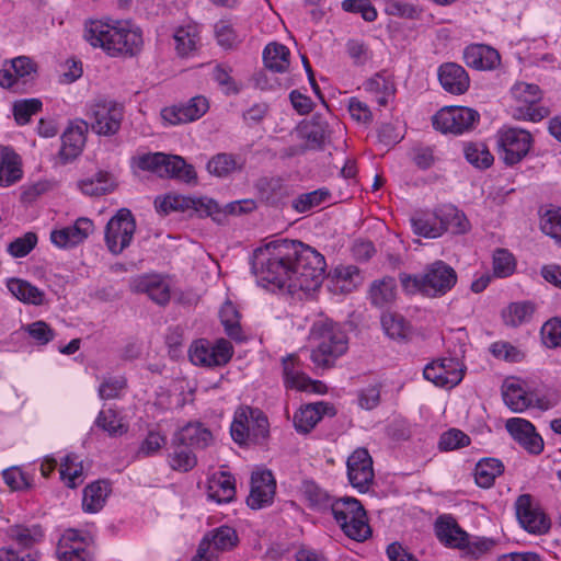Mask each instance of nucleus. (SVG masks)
<instances>
[{"mask_svg": "<svg viewBox=\"0 0 561 561\" xmlns=\"http://www.w3.org/2000/svg\"><path fill=\"white\" fill-rule=\"evenodd\" d=\"M541 340L550 348L561 346V320L558 318L547 321L541 328Z\"/></svg>", "mask_w": 561, "mask_h": 561, "instance_id": "680f3d73", "label": "nucleus"}, {"mask_svg": "<svg viewBox=\"0 0 561 561\" xmlns=\"http://www.w3.org/2000/svg\"><path fill=\"white\" fill-rule=\"evenodd\" d=\"M397 296V283L391 276H385L380 279L374 280L368 290V297L375 307L386 308L390 307Z\"/></svg>", "mask_w": 561, "mask_h": 561, "instance_id": "b1692460", "label": "nucleus"}, {"mask_svg": "<svg viewBox=\"0 0 561 561\" xmlns=\"http://www.w3.org/2000/svg\"><path fill=\"white\" fill-rule=\"evenodd\" d=\"M329 196V191L319 188L309 193L299 195L293 201V208L298 213H306L316 206H319Z\"/></svg>", "mask_w": 561, "mask_h": 561, "instance_id": "864d4df0", "label": "nucleus"}, {"mask_svg": "<svg viewBox=\"0 0 561 561\" xmlns=\"http://www.w3.org/2000/svg\"><path fill=\"white\" fill-rule=\"evenodd\" d=\"M175 49L182 57L188 56L196 49L198 34L195 26H182L174 33Z\"/></svg>", "mask_w": 561, "mask_h": 561, "instance_id": "a18cd8bd", "label": "nucleus"}, {"mask_svg": "<svg viewBox=\"0 0 561 561\" xmlns=\"http://www.w3.org/2000/svg\"><path fill=\"white\" fill-rule=\"evenodd\" d=\"M213 442V434L199 423H190L182 427L173 437L172 444L204 449Z\"/></svg>", "mask_w": 561, "mask_h": 561, "instance_id": "5701e85b", "label": "nucleus"}, {"mask_svg": "<svg viewBox=\"0 0 561 561\" xmlns=\"http://www.w3.org/2000/svg\"><path fill=\"white\" fill-rule=\"evenodd\" d=\"M539 229L561 247V207L541 206L538 210Z\"/></svg>", "mask_w": 561, "mask_h": 561, "instance_id": "bb28decb", "label": "nucleus"}, {"mask_svg": "<svg viewBox=\"0 0 561 561\" xmlns=\"http://www.w3.org/2000/svg\"><path fill=\"white\" fill-rule=\"evenodd\" d=\"M95 425L106 432L111 437H118L127 433L128 426L124 424L115 410H101L96 416Z\"/></svg>", "mask_w": 561, "mask_h": 561, "instance_id": "79ce46f5", "label": "nucleus"}, {"mask_svg": "<svg viewBox=\"0 0 561 561\" xmlns=\"http://www.w3.org/2000/svg\"><path fill=\"white\" fill-rule=\"evenodd\" d=\"M490 351L494 357L507 362H520L524 357L520 351L507 342H495L491 345Z\"/></svg>", "mask_w": 561, "mask_h": 561, "instance_id": "338daca9", "label": "nucleus"}, {"mask_svg": "<svg viewBox=\"0 0 561 561\" xmlns=\"http://www.w3.org/2000/svg\"><path fill=\"white\" fill-rule=\"evenodd\" d=\"M480 121L478 111L467 106H446L433 116L435 129L447 134L461 135L474 129Z\"/></svg>", "mask_w": 561, "mask_h": 561, "instance_id": "6e6552de", "label": "nucleus"}, {"mask_svg": "<svg viewBox=\"0 0 561 561\" xmlns=\"http://www.w3.org/2000/svg\"><path fill=\"white\" fill-rule=\"evenodd\" d=\"M463 154L466 160L479 170H486L494 162V157L483 142H465Z\"/></svg>", "mask_w": 561, "mask_h": 561, "instance_id": "e433bc0d", "label": "nucleus"}, {"mask_svg": "<svg viewBox=\"0 0 561 561\" xmlns=\"http://www.w3.org/2000/svg\"><path fill=\"white\" fill-rule=\"evenodd\" d=\"M172 445L174 446V451L169 456L171 468L182 472L192 470L197 463L196 456L184 445Z\"/></svg>", "mask_w": 561, "mask_h": 561, "instance_id": "49530a36", "label": "nucleus"}, {"mask_svg": "<svg viewBox=\"0 0 561 561\" xmlns=\"http://www.w3.org/2000/svg\"><path fill=\"white\" fill-rule=\"evenodd\" d=\"M232 356V346L225 339L214 345L199 343L190 350V359L194 365L206 367L224 366Z\"/></svg>", "mask_w": 561, "mask_h": 561, "instance_id": "f8f14e48", "label": "nucleus"}, {"mask_svg": "<svg viewBox=\"0 0 561 561\" xmlns=\"http://www.w3.org/2000/svg\"><path fill=\"white\" fill-rule=\"evenodd\" d=\"M381 325L386 334L393 340H404L410 333L409 323L398 313H383L381 316Z\"/></svg>", "mask_w": 561, "mask_h": 561, "instance_id": "37998d69", "label": "nucleus"}, {"mask_svg": "<svg viewBox=\"0 0 561 561\" xmlns=\"http://www.w3.org/2000/svg\"><path fill=\"white\" fill-rule=\"evenodd\" d=\"M463 60L470 68L477 70H492L501 62L499 51L488 45L473 44L463 51Z\"/></svg>", "mask_w": 561, "mask_h": 561, "instance_id": "6ab92c4d", "label": "nucleus"}, {"mask_svg": "<svg viewBox=\"0 0 561 561\" xmlns=\"http://www.w3.org/2000/svg\"><path fill=\"white\" fill-rule=\"evenodd\" d=\"M84 38L111 57H134L140 53L144 44L140 28L127 21L114 24L93 21L85 25Z\"/></svg>", "mask_w": 561, "mask_h": 561, "instance_id": "f03ea898", "label": "nucleus"}, {"mask_svg": "<svg viewBox=\"0 0 561 561\" xmlns=\"http://www.w3.org/2000/svg\"><path fill=\"white\" fill-rule=\"evenodd\" d=\"M206 536H208L210 549L215 553L233 548L238 541L236 531L228 526H221Z\"/></svg>", "mask_w": 561, "mask_h": 561, "instance_id": "de8ad7c7", "label": "nucleus"}, {"mask_svg": "<svg viewBox=\"0 0 561 561\" xmlns=\"http://www.w3.org/2000/svg\"><path fill=\"white\" fill-rule=\"evenodd\" d=\"M322 254L300 241L277 240L253 253L252 271L260 282L278 288L310 290L316 288L325 272Z\"/></svg>", "mask_w": 561, "mask_h": 561, "instance_id": "f257e3e1", "label": "nucleus"}, {"mask_svg": "<svg viewBox=\"0 0 561 561\" xmlns=\"http://www.w3.org/2000/svg\"><path fill=\"white\" fill-rule=\"evenodd\" d=\"M230 432L232 439L239 445L250 442L260 444L268 437V420L259 409L240 408L236 412Z\"/></svg>", "mask_w": 561, "mask_h": 561, "instance_id": "39448f33", "label": "nucleus"}, {"mask_svg": "<svg viewBox=\"0 0 561 561\" xmlns=\"http://www.w3.org/2000/svg\"><path fill=\"white\" fill-rule=\"evenodd\" d=\"M15 77L24 83L33 80L37 75V64L27 56H19L10 60Z\"/></svg>", "mask_w": 561, "mask_h": 561, "instance_id": "6e6d98bb", "label": "nucleus"}, {"mask_svg": "<svg viewBox=\"0 0 561 561\" xmlns=\"http://www.w3.org/2000/svg\"><path fill=\"white\" fill-rule=\"evenodd\" d=\"M503 463L495 458L481 459L474 469L476 482L481 488H490L497 476L503 472Z\"/></svg>", "mask_w": 561, "mask_h": 561, "instance_id": "4c0bfd02", "label": "nucleus"}, {"mask_svg": "<svg viewBox=\"0 0 561 561\" xmlns=\"http://www.w3.org/2000/svg\"><path fill=\"white\" fill-rule=\"evenodd\" d=\"M502 319L505 325L516 328L526 318V302H512L502 310Z\"/></svg>", "mask_w": 561, "mask_h": 561, "instance_id": "e2e57ef3", "label": "nucleus"}, {"mask_svg": "<svg viewBox=\"0 0 561 561\" xmlns=\"http://www.w3.org/2000/svg\"><path fill=\"white\" fill-rule=\"evenodd\" d=\"M242 164L243 162L232 153H218L208 161L207 170L216 176L224 178L241 169Z\"/></svg>", "mask_w": 561, "mask_h": 561, "instance_id": "a19ab883", "label": "nucleus"}, {"mask_svg": "<svg viewBox=\"0 0 561 561\" xmlns=\"http://www.w3.org/2000/svg\"><path fill=\"white\" fill-rule=\"evenodd\" d=\"M89 124L82 119L72 123L61 136L60 156L66 160L75 159L80 154L85 144V134Z\"/></svg>", "mask_w": 561, "mask_h": 561, "instance_id": "4be33fe9", "label": "nucleus"}, {"mask_svg": "<svg viewBox=\"0 0 561 561\" xmlns=\"http://www.w3.org/2000/svg\"><path fill=\"white\" fill-rule=\"evenodd\" d=\"M42 108V102L38 99H28L15 102L13 114L18 124L24 125L30 122L31 116Z\"/></svg>", "mask_w": 561, "mask_h": 561, "instance_id": "4d7b16f0", "label": "nucleus"}, {"mask_svg": "<svg viewBox=\"0 0 561 561\" xmlns=\"http://www.w3.org/2000/svg\"><path fill=\"white\" fill-rule=\"evenodd\" d=\"M401 285L407 293L420 291L431 298L444 296L457 283L456 271L444 261H436L424 270L423 274L400 276Z\"/></svg>", "mask_w": 561, "mask_h": 561, "instance_id": "7ed1b4c3", "label": "nucleus"}, {"mask_svg": "<svg viewBox=\"0 0 561 561\" xmlns=\"http://www.w3.org/2000/svg\"><path fill=\"white\" fill-rule=\"evenodd\" d=\"M93 230V222L89 218L77 219L75 225L54 230L50 240L59 248H71L81 243Z\"/></svg>", "mask_w": 561, "mask_h": 561, "instance_id": "f3484780", "label": "nucleus"}, {"mask_svg": "<svg viewBox=\"0 0 561 561\" xmlns=\"http://www.w3.org/2000/svg\"><path fill=\"white\" fill-rule=\"evenodd\" d=\"M332 514L334 519L340 525H345L353 516H364L366 511L362 503L355 497H342L333 502Z\"/></svg>", "mask_w": 561, "mask_h": 561, "instance_id": "f704fd0d", "label": "nucleus"}, {"mask_svg": "<svg viewBox=\"0 0 561 561\" xmlns=\"http://www.w3.org/2000/svg\"><path fill=\"white\" fill-rule=\"evenodd\" d=\"M348 481L358 492L365 493L374 481L373 459L366 448L355 449L346 461Z\"/></svg>", "mask_w": 561, "mask_h": 561, "instance_id": "9b49d317", "label": "nucleus"}, {"mask_svg": "<svg viewBox=\"0 0 561 561\" xmlns=\"http://www.w3.org/2000/svg\"><path fill=\"white\" fill-rule=\"evenodd\" d=\"M25 330L41 345L49 343L55 336L54 330L44 321H35Z\"/></svg>", "mask_w": 561, "mask_h": 561, "instance_id": "774afa93", "label": "nucleus"}, {"mask_svg": "<svg viewBox=\"0 0 561 561\" xmlns=\"http://www.w3.org/2000/svg\"><path fill=\"white\" fill-rule=\"evenodd\" d=\"M208 101L204 96H194L186 104L173 105L161 111V117L170 125L194 122L208 110Z\"/></svg>", "mask_w": 561, "mask_h": 561, "instance_id": "ddd939ff", "label": "nucleus"}, {"mask_svg": "<svg viewBox=\"0 0 561 561\" xmlns=\"http://www.w3.org/2000/svg\"><path fill=\"white\" fill-rule=\"evenodd\" d=\"M499 147L506 164L513 165L526 156V130L507 127L499 131Z\"/></svg>", "mask_w": 561, "mask_h": 561, "instance_id": "4468645a", "label": "nucleus"}, {"mask_svg": "<svg viewBox=\"0 0 561 561\" xmlns=\"http://www.w3.org/2000/svg\"><path fill=\"white\" fill-rule=\"evenodd\" d=\"M10 537L15 540L19 546L27 549L42 539L43 531L38 525L32 527L15 526L11 528Z\"/></svg>", "mask_w": 561, "mask_h": 561, "instance_id": "3c124183", "label": "nucleus"}, {"mask_svg": "<svg viewBox=\"0 0 561 561\" xmlns=\"http://www.w3.org/2000/svg\"><path fill=\"white\" fill-rule=\"evenodd\" d=\"M138 167L141 170L151 171L160 178H173L186 183L196 180L194 168L180 156L162 152L144 154L139 158Z\"/></svg>", "mask_w": 561, "mask_h": 561, "instance_id": "0eeeda50", "label": "nucleus"}, {"mask_svg": "<svg viewBox=\"0 0 561 561\" xmlns=\"http://www.w3.org/2000/svg\"><path fill=\"white\" fill-rule=\"evenodd\" d=\"M502 396L505 404L513 412H522L526 409V391L514 378H507L504 381Z\"/></svg>", "mask_w": 561, "mask_h": 561, "instance_id": "ea45409f", "label": "nucleus"}, {"mask_svg": "<svg viewBox=\"0 0 561 561\" xmlns=\"http://www.w3.org/2000/svg\"><path fill=\"white\" fill-rule=\"evenodd\" d=\"M438 79L442 87L451 94H463L470 85V79L466 70L454 62H447L439 67Z\"/></svg>", "mask_w": 561, "mask_h": 561, "instance_id": "412c9836", "label": "nucleus"}, {"mask_svg": "<svg viewBox=\"0 0 561 561\" xmlns=\"http://www.w3.org/2000/svg\"><path fill=\"white\" fill-rule=\"evenodd\" d=\"M76 455H67L60 463V478L69 488H76L78 483L82 482V465L77 462Z\"/></svg>", "mask_w": 561, "mask_h": 561, "instance_id": "09e8293b", "label": "nucleus"}, {"mask_svg": "<svg viewBox=\"0 0 561 561\" xmlns=\"http://www.w3.org/2000/svg\"><path fill=\"white\" fill-rule=\"evenodd\" d=\"M134 293L147 294L156 304L164 306L170 301V286L157 275H146L130 284Z\"/></svg>", "mask_w": 561, "mask_h": 561, "instance_id": "aec40b11", "label": "nucleus"}, {"mask_svg": "<svg viewBox=\"0 0 561 561\" xmlns=\"http://www.w3.org/2000/svg\"><path fill=\"white\" fill-rule=\"evenodd\" d=\"M184 210L193 209L201 217L209 216L214 221L222 224L225 220V211L221 210L218 203L208 197H185Z\"/></svg>", "mask_w": 561, "mask_h": 561, "instance_id": "473e14b6", "label": "nucleus"}, {"mask_svg": "<svg viewBox=\"0 0 561 561\" xmlns=\"http://www.w3.org/2000/svg\"><path fill=\"white\" fill-rule=\"evenodd\" d=\"M411 225L415 234L425 238L435 239L444 233L437 209L432 214L420 213L414 215L411 218Z\"/></svg>", "mask_w": 561, "mask_h": 561, "instance_id": "c85d7f7f", "label": "nucleus"}, {"mask_svg": "<svg viewBox=\"0 0 561 561\" xmlns=\"http://www.w3.org/2000/svg\"><path fill=\"white\" fill-rule=\"evenodd\" d=\"M470 444V437L462 431L451 428L445 432L439 438V448L442 450H454L468 446Z\"/></svg>", "mask_w": 561, "mask_h": 561, "instance_id": "13d9d810", "label": "nucleus"}, {"mask_svg": "<svg viewBox=\"0 0 561 561\" xmlns=\"http://www.w3.org/2000/svg\"><path fill=\"white\" fill-rule=\"evenodd\" d=\"M435 533L440 542L451 548L466 549L472 558H479L494 546L493 540L485 538L470 542L468 534L450 515H443L436 519Z\"/></svg>", "mask_w": 561, "mask_h": 561, "instance_id": "423d86ee", "label": "nucleus"}, {"mask_svg": "<svg viewBox=\"0 0 561 561\" xmlns=\"http://www.w3.org/2000/svg\"><path fill=\"white\" fill-rule=\"evenodd\" d=\"M514 259L513 255L504 250L497 249L493 256V270L495 275L500 277L508 276L514 271Z\"/></svg>", "mask_w": 561, "mask_h": 561, "instance_id": "0e129e2a", "label": "nucleus"}, {"mask_svg": "<svg viewBox=\"0 0 561 561\" xmlns=\"http://www.w3.org/2000/svg\"><path fill=\"white\" fill-rule=\"evenodd\" d=\"M299 133L307 140L308 149H323L329 136V126L320 116H313L310 122L299 127Z\"/></svg>", "mask_w": 561, "mask_h": 561, "instance_id": "a878e982", "label": "nucleus"}, {"mask_svg": "<svg viewBox=\"0 0 561 561\" xmlns=\"http://www.w3.org/2000/svg\"><path fill=\"white\" fill-rule=\"evenodd\" d=\"M22 176L19 157L9 148L0 149V185L9 186Z\"/></svg>", "mask_w": 561, "mask_h": 561, "instance_id": "c756f323", "label": "nucleus"}, {"mask_svg": "<svg viewBox=\"0 0 561 561\" xmlns=\"http://www.w3.org/2000/svg\"><path fill=\"white\" fill-rule=\"evenodd\" d=\"M111 493L110 483L106 481H96L83 490L82 508L88 513L99 512L105 504Z\"/></svg>", "mask_w": 561, "mask_h": 561, "instance_id": "cd10ccee", "label": "nucleus"}, {"mask_svg": "<svg viewBox=\"0 0 561 561\" xmlns=\"http://www.w3.org/2000/svg\"><path fill=\"white\" fill-rule=\"evenodd\" d=\"M335 277L342 291H352L362 283L359 268L354 265L340 266L335 270Z\"/></svg>", "mask_w": 561, "mask_h": 561, "instance_id": "5fc2aeb1", "label": "nucleus"}, {"mask_svg": "<svg viewBox=\"0 0 561 561\" xmlns=\"http://www.w3.org/2000/svg\"><path fill=\"white\" fill-rule=\"evenodd\" d=\"M311 337L318 346L311 352V360L318 367L328 369L334 366L335 359L348 347V340L342 328L331 320L316 321L311 329Z\"/></svg>", "mask_w": 561, "mask_h": 561, "instance_id": "20e7f679", "label": "nucleus"}, {"mask_svg": "<svg viewBox=\"0 0 561 561\" xmlns=\"http://www.w3.org/2000/svg\"><path fill=\"white\" fill-rule=\"evenodd\" d=\"M550 528V517L540 507H533L528 494V534L545 535Z\"/></svg>", "mask_w": 561, "mask_h": 561, "instance_id": "8fccbe9b", "label": "nucleus"}, {"mask_svg": "<svg viewBox=\"0 0 561 561\" xmlns=\"http://www.w3.org/2000/svg\"><path fill=\"white\" fill-rule=\"evenodd\" d=\"M264 65L275 72H285L289 67V49L278 43L268 44L263 51Z\"/></svg>", "mask_w": 561, "mask_h": 561, "instance_id": "c9c22d12", "label": "nucleus"}, {"mask_svg": "<svg viewBox=\"0 0 561 561\" xmlns=\"http://www.w3.org/2000/svg\"><path fill=\"white\" fill-rule=\"evenodd\" d=\"M299 362L295 355H289L283 359V374L285 383L289 388L297 390H307L314 382L299 370Z\"/></svg>", "mask_w": 561, "mask_h": 561, "instance_id": "2f4dec72", "label": "nucleus"}, {"mask_svg": "<svg viewBox=\"0 0 561 561\" xmlns=\"http://www.w3.org/2000/svg\"><path fill=\"white\" fill-rule=\"evenodd\" d=\"M276 482L270 470L253 472L251 476V491L247 504L252 510H259L270 504L274 497Z\"/></svg>", "mask_w": 561, "mask_h": 561, "instance_id": "dca6fc26", "label": "nucleus"}, {"mask_svg": "<svg viewBox=\"0 0 561 561\" xmlns=\"http://www.w3.org/2000/svg\"><path fill=\"white\" fill-rule=\"evenodd\" d=\"M207 494L209 499L216 501L217 503L231 502L236 495L233 477L228 472L214 474L208 480Z\"/></svg>", "mask_w": 561, "mask_h": 561, "instance_id": "393cba45", "label": "nucleus"}, {"mask_svg": "<svg viewBox=\"0 0 561 561\" xmlns=\"http://www.w3.org/2000/svg\"><path fill=\"white\" fill-rule=\"evenodd\" d=\"M219 316L228 336L236 341H241L242 329L239 322L240 314L237 308L230 301H228L221 307Z\"/></svg>", "mask_w": 561, "mask_h": 561, "instance_id": "c03bdc74", "label": "nucleus"}, {"mask_svg": "<svg viewBox=\"0 0 561 561\" xmlns=\"http://www.w3.org/2000/svg\"><path fill=\"white\" fill-rule=\"evenodd\" d=\"M126 387V380L123 377H111L105 379L99 388V396L103 400L115 399Z\"/></svg>", "mask_w": 561, "mask_h": 561, "instance_id": "69168bd1", "label": "nucleus"}, {"mask_svg": "<svg viewBox=\"0 0 561 561\" xmlns=\"http://www.w3.org/2000/svg\"><path fill=\"white\" fill-rule=\"evenodd\" d=\"M136 231V221L131 211L121 208L105 227V242L108 251L117 255L131 242Z\"/></svg>", "mask_w": 561, "mask_h": 561, "instance_id": "1a4fd4ad", "label": "nucleus"}, {"mask_svg": "<svg viewBox=\"0 0 561 561\" xmlns=\"http://www.w3.org/2000/svg\"><path fill=\"white\" fill-rule=\"evenodd\" d=\"M36 243L37 236L34 232H26L24 236L16 238L8 245V252L13 257H23L35 248Z\"/></svg>", "mask_w": 561, "mask_h": 561, "instance_id": "bf43d9fd", "label": "nucleus"}, {"mask_svg": "<svg viewBox=\"0 0 561 561\" xmlns=\"http://www.w3.org/2000/svg\"><path fill=\"white\" fill-rule=\"evenodd\" d=\"M323 415H335V408L325 402L310 403L294 414L295 428L300 433H309Z\"/></svg>", "mask_w": 561, "mask_h": 561, "instance_id": "a211bd4d", "label": "nucleus"}, {"mask_svg": "<svg viewBox=\"0 0 561 561\" xmlns=\"http://www.w3.org/2000/svg\"><path fill=\"white\" fill-rule=\"evenodd\" d=\"M79 186L85 195L101 196L114 191L116 184L108 172L100 171L94 178L82 180Z\"/></svg>", "mask_w": 561, "mask_h": 561, "instance_id": "58836bf2", "label": "nucleus"}, {"mask_svg": "<svg viewBox=\"0 0 561 561\" xmlns=\"http://www.w3.org/2000/svg\"><path fill=\"white\" fill-rule=\"evenodd\" d=\"M341 529L348 538L356 541H364L371 534L366 514L364 516H353L345 525L341 526Z\"/></svg>", "mask_w": 561, "mask_h": 561, "instance_id": "603ef678", "label": "nucleus"}, {"mask_svg": "<svg viewBox=\"0 0 561 561\" xmlns=\"http://www.w3.org/2000/svg\"><path fill=\"white\" fill-rule=\"evenodd\" d=\"M458 363L453 358H442L425 366L423 376L439 387H455L462 377L463 371L457 369Z\"/></svg>", "mask_w": 561, "mask_h": 561, "instance_id": "2eb2a0df", "label": "nucleus"}, {"mask_svg": "<svg viewBox=\"0 0 561 561\" xmlns=\"http://www.w3.org/2000/svg\"><path fill=\"white\" fill-rule=\"evenodd\" d=\"M443 232L451 229L454 233H465L469 229L466 215L451 205L437 208Z\"/></svg>", "mask_w": 561, "mask_h": 561, "instance_id": "72a5a7b5", "label": "nucleus"}, {"mask_svg": "<svg viewBox=\"0 0 561 561\" xmlns=\"http://www.w3.org/2000/svg\"><path fill=\"white\" fill-rule=\"evenodd\" d=\"M91 129L98 135L113 136L122 125L124 107L115 102H99L90 108Z\"/></svg>", "mask_w": 561, "mask_h": 561, "instance_id": "9d476101", "label": "nucleus"}, {"mask_svg": "<svg viewBox=\"0 0 561 561\" xmlns=\"http://www.w3.org/2000/svg\"><path fill=\"white\" fill-rule=\"evenodd\" d=\"M342 9L351 13H359L367 22H373L377 19V10L369 0H344Z\"/></svg>", "mask_w": 561, "mask_h": 561, "instance_id": "052dcab7", "label": "nucleus"}, {"mask_svg": "<svg viewBox=\"0 0 561 561\" xmlns=\"http://www.w3.org/2000/svg\"><path fill=\"white\" fill-rule=\"evenodd\" d=\"M7 286L10 293L22 302L35 306L44 304V291L27 280L11 278L8 280Z\"/></svg>", "mask_w": 561, "mask_h": 561, "instance_id": "7c9ffc66", "label": "nucleus"}]
</instances>
